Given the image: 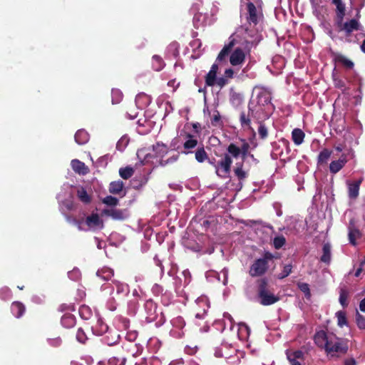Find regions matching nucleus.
Here are the masks:
<instances>
[{
	"label": "nucleus",
	"mask_w": 365,
	"mask_h": 365,
	"mask_svg": "<svg viewBox=\"0 0 365 365\" xmlns=\"http://www.w3.org/2000/svg\"><path fill=\"white\" fill-rule=\"evenodd\" d=\"M240 146L234 143H231L226 148L227 153H224L220 160L217 163L213 160H209V163L213 165L215 169V173L220 178H226L231 171L233 159L237 160L241 158L240 161H237L233 172L237 180L241 182L248 177V172L244 169L245 160L250 155V145L245 139H241Z\"/></svg>",
	"instance_id": "f257e3e1"
},
{
	"label": "nucleus",
	"mask_w": 365,
	"mask_h": 365,
	"mask_svg": "<svg viewBox=\"0 0 365 365\" xmlns=\"http://www.w3.org/2000/svg\"><path fill=\"white\" fill-rule=\"evenodd\" d=\"M236 43L237 41L233 37V35L230 36L229 37V42L220 51L216 61H222L230 54V63L232 66L242 65L245 61L246 55L242 48L237 47L233 50Z\"/></svg>",
	"instance_id": "f03ea898"
},
{
	"label": "nucleus",
	"mask_w": 365,
	"mask_h": 365,
	"mask_svg": "<svg viewBox=\"0 0 365 365\" xmlns=\"http://www.w3.org/2000/svg\"><path fill=\"white\" fill-rule=\"evenodd\" d=\"M257 297L259 303L263 306H269L279 300V297L275 296L268 290V280L267 278H260L257 281Z\"/></svg>",
	"instance_id": "7ed1b4c3"
},
{
	"label": "nucleus",
	"mask_w": 365,
	"mask_h": 365,
	"mask_svg": "<svg viewBox=\"0 0 365 365\" xmlns=\"http://www.w3.org/2000/svg\"><path fill=\"white\" fill-rule=\"evenodd\" d=\"M274 255L269 252H265L262 257L254 261L249 269V274L252 277H262L269 269V262L272 261Z\"/></svg>",
	"instance_id": "20e7f679"
},
{
	"label": "nucleus",
	"mask_w": 365,
	"mask_h": 365,
	"mask_svg": "<svg viewBox=\"0 0 365 365\" xmlns=\"http://www.w3.org/2000/svg\"><path fill=\"white\" fill-rule=\"evenodd\" d=\"M349 346L346 341L342 339L338 338L336 335L332 334L329 335L327 344H326L324 349L327 354H331V356H334V353L345 354L347 352Z\"/></svg>",
	"instance_id": "39448f33"
},
{
	"label": "nucleus",
	"mask_w": 365,
	"mask_h": 365,
	"mask_svg": "<svg viewBox=\"0 0 365 365\" xmlns=\"http://www.w3.org/2000/svg\"><path fill=\"white\" fill-rule=\"evenodd\" d=\"M113 283V291L110 293L112 295V300L115 302L123 301L130 292L128 285L118 281H114Z\"/></svg>",
	"instance_id": "423d86ee"
},
{
	"label": "nucleus",
	"mask_w": 365,
	"mask_h": 365,
	"mask_svg": "<svg viewBox=\"0 0 365 365\" xmlns=\"http://www.w3.org/2000/svg\"><path fill=\"white\" fill-rule=\"evenodd\" d=\"M125 352L123 346H118L115 354L108 359V365H125L127 361Z\"/></svg>",
	"instance_id": "0eeeda50"
},
{
	"label": "nucleus",
	"mask_w": 365,
	"mask_h": 365,
	"mask_svg": "<svg viewBox=\"0 0 365 365\" xmlns=\"http://www.w3.org/2000/svg\"><path fill=\"white\" fill-rule=\"evenodd\" d=\"M337 26L339 31H344L345 32L346 36H350L354 31H358L360 29V24L354 19H352L345 23H342L341 20H339Z\"/></svg>",
	"instance_id": "6e6552de"
},
{
	"label": "nucleus",
	"mask_w": 365,
	"mask_h": 365,
	"mask_svg": "<svg viewBox=\"0 0 365 365\" xmlns=\"http://www.w3.org/2000/svg\"><path fill=\"white\" fill-rule=\"evenodd\" d=\"M195 303L198 307V308H195V317L202 319L210 307L208 299L205 297H200L195 300Z\"/></svg>",
	"instance_id": "1a4fd4ad"
},
{
	"label": "nucleus",
	"mask_w": 365,
	"mask_h": 365,
	"mask_svg": "<svg viewBox=\"0 0 365 365\" xmlns=\"http://www.w3.org/2000/svg\"><path fill=\"white\" fill-rule=\"evenodd\" d=\"M331 56L336 64L341 65L345 69L351 70L354 66V62L341 53L332 52Z\"/></svg>",
	"instance_id": "9d476101"
},
{
	"label": "nucleus",
	"mask_w": 365,
	"mask_h": 365,
	"mask_svg": "<svg viewBox=\"0 0 365 365\" xmlns=\"http://www.w3.org/2000/svg\"><path fill=\"white\" fill-rule=\"evenodd\" d=\"M102 214L112 217L115 220H123L128 217L125 210H119L115 208L104 209Z\"/></svg>",
	"instance_id": "9b49d317"
},
{
	"label": "nucleus",
	"mask_w": 365,
	"mask_h": 365,
	"mask_svg": "<svg viewBox=\"0 0 365 365\" xmlns=\"http://www.w3.org/2000/svg\"><path fill=\"white\" fill-rule=\"evenodd\" d=\"M287 359L291 365H302L304 361V354L301 350L287 353Z\"/></svg>",
	"instance_id": "f8f14e48"
},
{
	"label": "nucleus",
	"mask_w": 365,
	"mask_h": 365,
	"mask_svg": "<svg viewBox=\"0 0 365 365\" xmlns=\"http://www.w3.org/2000/svg\"><path fill=\"white\" fill-rule=\"evenodd\" d=\"M329 337V335H328L325 331L320 330L315 333L314 336V341L319 348L324 349L326 344H327Z\"/></svg>",
	"instance_id": "ddd939ff"
},
{
	"label": "nucleus",
	"mask_w": 365,
	"mask_h": 365,
	"mask_svg": "<svg viewBox=\"0 0 365 365\" xmlns=\"http://www.w3.org/2000/svg\"><path fill=\"white\" fill-rule=\"evenodd\" d=\"M247 10L248 16L247 21L250 24L257 25L259 22L257 8L252 2H248L247 4Z\"/></svg>",
	"instance_id": "4468645a"
},
{
	"label": "nucleus",
	"mask_w": 365,
	"mask_h": 365,
	"mask_svg": "<svg viewBox=\"0 0 365 365\" xmlns=\"http://www.w3.org/2000/svg\"><path fill=\"white\" fill-rule=\"evenodd\" d=\"M93 334L96 335H103L108 332L109 330L108 326L101 318H98L96 322L91 327Z\"/></svg>",
	"instance_id": "2eb2a0df"
},
{
	"label": "nucleus",
	"mask_w": 365,
	"mask_h": 365,
	"mask_svg": "<svg viewBox=\"0 0 365 365\" xmlns=\"http://www.w3.org/2000/svg\"><path fill=\"white\" fill-rule=\"evenodd\" d=\"M363 181V178L354 182L348 183V195L351 199H356L359 194V187Z\"/></svg>",
	"instance_id": "dca6fc26"
},
{
	"label": "nucleus",
	"mask_w": 365,
	"mask_h": 365,
	"mask_svg": "<svg viewBox=\"0 0 365 365\" xmlns=\"http://www.w3.org/2000/svg\"><path fill=\"white\" fill-rule=\"evenodd\" d=\"M361 237V232L359 230L354 226V221L353 220H350L349 226V242L356 245V239Z\"/></svg>",
	"instance_id": "f3484780"
},
{
	"label": "nucleus",
	"mask_w": 365,
	"mask_h": 365,
	"mask_svg": "<svg viewBox=\"0 0 365 365\" xmlns=\"http://www.w3.org/2000/svg\"><path fill=\"white\" fill-rule=\"evenodd\" d=\"M218 71V65L213 63L210 71L205 76V84L207 86H213L215 84L216 76Z\"/></svg>",
	"instance_id": "a211bd4d"
},
{
	"label": "nucleus",
	"mask_w": 365,
	"mask_h": 365,
	"mask_svg": "<svg viewBox=\"0 0 365 365\" xmlns=\"http://www.w3.org/2000/svg\"><path fill=\"white\" fill-rule=\"evenodd\" d=\"M11 311L13 315L19 319L24 314L26 307L23 303L16 301L11 304Z\"/></svg>",
	"instance_id": "6ab92c4d"
},
{
	"label": "nucleus",
	"mask_w": 365,
	"mask_h": 365,
	"mask_svg": "<svg viewBox=\"0 0 365 365\" xmlns=\"http://www.w3.org/2000/svg\"><path fill=\"white\" fill-rule=\"evenodd\" d=\"M71 167L73 171L80 175H86L88 173V167L79 160H73L71 161Z\"/></svg>",
	"instance_id": "aec40b11"
},
{
	"label": "nucleus",
	"mask_w": 365,
	"mask_h": 365,
	"mask_svg": "<svg viewBox=\"0 0 365 365\" xmlns=\"http://www.w3.org/2000/svg\"><path fill=\"white\" fill-rule=\"evenodd\" d=\"M105 334L104 341L109 346L116 344L119 341L120 335L115 331L108 330Z\"/></svg>",
	"instance_id": "412c9836"
},
{
	"label": "nucleus",
	"mask_w": 365,
	"mask_h": 365,
	"mask_svg": "<svg viewBox=\"0 0 365 365\" xmlns=\"http://www.w3.org/2000/svg\"><path fill=\"white\" fill-rule=\"evenodd\" d=\"M155 157L163 158L168 152L167 145L163 143L158 142L152 146Z\"/></svg>",
	"instance_id": "4be33fe9"
},
{
	"label": "nucleus",
	"mask_w": 365,
	"mask_h": 365,
	"mask_svg": "<svg viewBox=\"0 0 365 365\" xmlns=\"http://www.w3.org/2000/svg\"><path fill=\"white\" fill-rule=\"evenodd\" d=\"M322 255L320 258L321 262L327 264H329L331 259V245L329 243L324 244L322 247Z\"/></svg>",
	"instance_id": "5701e85b"
},
{
	"label": "nucleus",
	"mask_w": 365,
	"mask_h": 365,
	"mask_svg": "<svg viewBox=\"0 0 365 365\" xmlns=\"http://www.w3.org/2000/svg\"><path fill=\"white\" fill-rule=\"evenodd\" d=\"M171 324L174 328L180 331V332L178 333V336L182 337L184 335V331L182 329L185 326V322L184 319L182 317L178 316L171 320Z\"/></svg>",
	"instance_id": "b1692460"
},
{
	"label": "nucleus",
	"mask_w": 365,
	"mask_h": 365,
	"mask_svg": "<svg viewBox=\"0 0 365 365\" xmlns=\"http://www.w3.org/2000/svg\"><path fill=\"white\" fill-rule=\"evenodd\" d=\"M304 137L305 134L300 128H294L292 132V139L296 145H301Z\"/></svg>",
	"instance_id": "393cba45"
},
{
	"label": "nucleus",
	"mask_w": 365,
	"mask_h": 365,
	"mask_svg": "<svg viewBox=\"0 0 365 365\" xmlns=\"http://www.w3.org/2000/svg\"><path fill=\"white\" fill-rule=\"evenodd\" d=\"M75 141L78 145H84L89 140L88 133L83 129L78 130L75 134Z\"/></svg>",
	"instance_id": "a878e982"
},
{
	"label": "nucleus",
	"mask_w": 365,
	"mask_h": 365,
	"mask_svg": "<svg viewBox=\"0 0 365 365\" xmlns=\"http://www.w3.org/2000/svg\"><path fill=\"white\" fill-rule=\"evenodd\" d=\"M85 222L89 227H98L101 224H102V221L101 220L97 213H93L88 216L86 218Z\"/></svg>",
	"instance_id": "bb28decb"
},
{
	"label": "nucleus",
	"mask_w": 365,
	"mask_h": 365,
	"mask_svg": "<svg viewBox=\"0 0 365 365\" xmlns=\"http://www.w3.org/2000/svg\"><path fill=\"white\" fill-rule=\"evenodd\" d=\"M148 318L153 319L155 317L157 306L153 300H147L144 304Z\"/></svg>",
	"instance_id": "cd10ccee"
},
{
	"label": "nucleus",
	"mask_w": 365,
	"mask_h": 365,
	"mask_svg": "<svg viewBox=\"0 0 365 365\" xmlns=\"http://www.w3.org/2000/svg\"><path fill=\"white\" fill-rule=\"evenodd\" d=\"M61 324L67 329L72 328L76 324V317L71 314H65L61 320Z\"/></svg>",
	"instance_id": "c85d7f7f"
},
{
	"label": "nucleus",
	"mask_w": 365,
	"mask_h": 365,
	"mask_svg": "<svg viewBox=\"0 0 365 365\" xmlns=\"http://www.w3.org/2000/svg\"><path fill=\"white\" fill-rule=\"evenodd\" d=\"M124 187V183L122 180L113 181L109 185V192L113 195H119Z\"/></svg>",
	"instance_id": "c756f323"
},
{
	"label": "nucleus",
	"mask_w": 365,
	"mask_h": 365,
	"mask_svg": "<svg viewBox=\"0 0 365 365\" xmlns=\"http://www.w3.org/2000/svg\"><path fill=\"white\" fill-rule=\"evenodd\" d=\"M76 195L79 200L84 204H88L91 202V197L83 187H79L77 189Z\"/></svg>",
	"instance_id": "7c9ffc66"
},
{
	"label": "nucleus",
	"mask_w": 365,
	"mask_h": 365,
	"mask_svg": "<svg viewBox=\"0 0 365 365\" xmlns=\"http://www.w3.org/2000/svg\"><path fill=\"white\" fill-rule=\"evenodd\" d=\"M211 125L213 127L222 128L224 125L221 115L217 110H214L210 118Z\"/></svg>",
	"instance_id": "2f4dec72"
},
{
	"label": "nucleus",
	"mask_w": 365,
	"mask_h": 365,
	"mask_svg": "<svg viewBox=\"0 0 365 365\" xmlns=\"http://www.w3.org/2000/svg\"><path fill=\"white\" fill-rule=\"evenodd\" d=\"M332 151L327 149L324 148L319 154L317 158V164L322 165L327 163V160L330 158Z\"/></svg>",
	"instance_id": "473e14b6"
},
{
	"label": "nucleus",
	"mask_w": 365,
	"mask_h": 365,
	"mask_svg": "<svg viewBox=\"0 0 365 365\" xmlns=\"http://www.w3.org/2000/svg\"><path fill=\"white\" fill-rule=\"evenodd\" d=\"M228 349L227 344H222L221 346L215 349L214 354L217 358H229L230 354L228 353Z\"/></svg>",
	"instance_id": "72a5a7b5"
},
{
	"label": "nucleus",
	"mask_w": 365,
	"mask_h": 365,
	"mask_svg": "<svg viewBox=\"0 0 365 365\" xmlns=\"http://www.w3.org/2000/svg\"><path fill=\"white\" fill-rule=\"evenodd\" d=\"M165 62L163 60V58L158 56L154 55L152 58V66L155 71H161L164 66H165Z\"/></svg>",
	"instance_id": "f704fd0d"
},
{
	"label": "nucleus",
	"mask_w": 365,
	"mask_h": 365,
	"mask_svg": "<svg viewBox=\"0 0 365 365\" xmlns=\"http://www.w3.org/2000/svg\"><path fill=\"white\" fill-rule=\"evenodd\" d=\"M96 275L103 280H109L113 276V270L108 267H104L98 270Z\"/></svg>",
	"instance_id": "c9c22d12"
},
{
	"label": "nucleus",
	"mask_w": 365,
	"mask_h": 365,
	"mask_svg": "<svg viewBox=\"0 0 365 365\" xmlns=\"http://www.w3.org/2000/svg\"><path fill=\"white\" fill-rule=\"evenodd\" d=\"M186 138L188 139L184 143L183 148L187 150L192 149L197 145V140L193 138V135L190 133L186 134Z\"/></svg>",
	"instance_id": "e433bc0d"
},
{
	"label": "nucleus",
	"mask_w": 365,
	"mask_h": 365,
	"mask_svg": "<svg viewBox=\"0 0 365 365\" xmlns=\"http://www.w3.org/2000/svg\"><path fill=\"white\" fill-rule=\"evenodd\" d=\"M299 289L304 294V297L307 299H309L312 297L309 285L306 282H299L297 284Z\"/></svg>",
	"instance_id": "4c0bfd02"
},
{
	"label": "nucleus",
	"mask_w": 365,
	"mask_h": 365,
	"mask_svg": "<svg viewBox=\"0 0 365 365\" xmlns=\"http://www.w3.org/2000/svg\"><path fill=\"white\" fill-rule=\"evenodd\" d=\"M348 297H349V291L345 287L341 288L340 291H339V300L341 305L343 307H346L348 306V302H347Z\"/></svg>",
	"instance_id": "58836bf2"
},
{
	"label": "nucleus",
	"mask_w": 365,
	"mask_h": 365,
	"mask_svg": "<svg viewBox=\"0 0 365 365\" xmlns=\"http://www.w3.org/2000/svg\"><path fill=\"white\" fill-rule=\"evenodd\" d=\"M79 314L83 319H89L92 316V311L87 305H82L79 308Z\"/></svg>",
	"instance_id": "ea45409f"
},
{
	"label": "nucleus",
	"mask_w": 365,
	"mask_h": 365,
	"mask_svg": "<svg viewBox=\"0 0 365 365\" xmlns=\"http://www.w3.org/2000/svg\"><path fill=\"white\" fill-rule=\"evenodd\" d=\"M133 173H134L133 168L131 167H129V166H127L125 168H121L119 170L120 176L125 180H128L130 178H131L133 176Z\"/></svg>",
	"instance_id": "a19ab883"
},
{
	"label": "nucleus",
	"mask_w": 365,
	"mask_h": 365,
	"mask_svg": "<svg viewBox=\"0 0 365 365\" xmlns=\"http://www.w3.org/2000/svg\"><path fill=\"white\" fill-rule=\"evenodd\" d=\"M342 161L333 160L329 164V170L331 173L336 174L339 172L344 167V165L342 164Z\"/></svg>",
	"instance_id": "79ce46f5"
},
{
	"label": "nucleus",
	"mask_w": 365,
	"mask_h": 365,
	"mask_svg": "<svg viewBox=\"0 0 365 365\" xmlns=\"http://www.w3.org/2000/svg\"><path fill=\"white\" fill-rule=\"evenodd\" d=\"M208 158V155L204 148H198L195 152V159L199 163H203Z\"/></svg>",
	"instance_id": "37998d69"
},
{
	"label": "nucleus",
	"mask_w": 365,
	"mask_h": 365,
	"mask_svg": "<svg viewBox=\"0 0 365 365\" xmlns=\"http://www.w3.org/2000/svg\"><path fill=\"white\" fill-rule=\"evenodd\" d=\"M130 141L129 138L127 135L122 136L116 144V149L119 151H123L127 147Z\"/></svg>",
	"instance_id": "c03bdc74"
},
{
	"label": "nucleus",
	"mask_w": 365,
	"mask_h": 365,
	"mask_svg": "<svg viewBox=\"0 0 365 365\" xmlns=\"http://www.w3.org/2000/svg\"><path fill=\"white\" fill-rule=\"evenodd\" d=\"M285 244H286V239L282 235L276 236L273 239V246L276 250H279Z\"/></svg>",
	"instance_id": "a18cd8bd"
},
{
	"label": "nucleus",
	"mask_w": 365,
	"mask_h": 365,
	"mask_svg": "<svg viewBox=\"0 0 365 365\" xmlns=\"http://www.w3.org/2000/svg\"><path fill=\"white\" fill-rule=\"evenodd\" d=\"M292 270V265L291 264H286L283 267L282 271L277 275L279 279H284L288 277Z\"/></svg>",
	"instance_id": "49530a36"
},
{
	"label": "nucleus",
	"mask_w": 365,
	"mask_h": 365,
	"mask_svg": "<svg viewBox=\"0 0 365 365\" xmlns=\"http://www.w3.org/2000/svg\"><path fill=\"white\" fill-rule=\"evenodd\" d=\"M66 220L68 222L73 224L78 227V230L80 231L85 230V229L82 227V225L84 222L83 219L78 220L75 217H73L71 216H68L66 217Z\"/></svg>",
	"instance_id": "de8ad7c7"
},
{
	"label": "nucleus",
	"mask_w": 365,
	"mask_h": 365,
	"mask_svg": "<svg viewBox=\"0 0 365 365\" xmlns=\"http://www.w3.org/2000/svg\"><path fill=\"white\" fill-rule=\"evenodd\" d=\"M336 317L337 324L340 327H343L344 326L347 324V319L344 312H338L336 313Z\"/></svg>",
	"instance_id": "09e8293b"
},
{
	"label": "nucleus",
	"mask_w": 365,
	"mask_h": 365,
	"mask_svg": "<svg viewBox=\"0 0 365 365\" xmlns=\"http://www.w3.org/2000/svg\"><path fill=\"white\" fill-rule=\"evenodd\" d=\"M103 203L108 206H115L118 204V199L115 197L108 195L102 200Z\"/></svg>",
	"instance_id": "8fccbe9b"
},
{
	"label": "nucleus",
	"mask_w": 365,
	"mask_h": 365,
	"mask_svg": "<svg viewBox=\"0 0 365 365\" xmlns=\"http://www.w3.org/2000/svg\"><path fill=\"white\" fill-rule=\"evenodd\" d=\"M258 133L261 139H266L268 136V130L263 123H259Z\"/></svg>",
	"instance_id": "3c124183"
},
{
	"label": "nucleus",
	"mask_w": 365,
	"mask_h": 365,
	"mask_svg": "<svg viewBox=\"0 0 365 365\" xmlns=\"http://www.w3.org/2000/svg\"><path fill=\"white\" fill-rule=\"evenodd\" d=\"M356 323L359 329H365V317L356 312Z\"/></svg>",
	"instance_id": "603ef678"
},
{
	"label": "nucleus",
	"mask_w": 365,
	"mask_h": 365,
	"mask_svg": "<svg viewBox=\"0 0 365 365\" xmlns=\"http://www.w3.org/2000/svg\"><path fill=\"white\" fill-rule=\"evenodd\" d=\"M336 16L339 20L343 21L345 16V5L342 3L339 5L336 6Z\"/></svg>",
	"instance_id": "864d4df0"
},
{
	"label": "nucleus",
	"mask_w": 365,
	"mask_h": 365,
	"mask_svg": "<svg viewBox=\"0 0 365 365\" xmlns=\"http://www.w3.org/2000/svg\"><path fill=\"white\" fill-rule=\"evenodd\" d=\"M76 339L82 344H84L88 339L86 334H85L83 329L79 328L76 333Z\"/></svg>",
	"instance_id": "5fc2aeb1"
},
{
	"label": "nucleus",
	"mask_w": 365,
	"mask_h": 365,
	"mask_svg": "<svg viewBox=\"0 0 365 365\" xmlns=\"http://www.w3.org/2000/svg\"><path fill=\"white\" fill-rule=\"evenodd\" d=\"M240 121L241 123L242 126H244V125L250 126V125L251 120H250L249 116L247 115L245 112H242L240 113Z\"/></svg>",
	"instance_id": "6e6d98bb"
},
{
	"label": "nucleus",
	"mask_w": 365,
	"mask_h": 365,
	"mask_svg": "<svg viewBox=\"0 0 365 365\" xmlns=\"http://www.w3.org/2000/svg\"><path fill=\"white\" fill-rule=\"evenodd\" d=\"M48 342L49 345L53 347H58L62 344V340L60 337H56L53 339H48Z\"/></svg>",
	"instance_id": "4d7b16f0"
},
{
	"label": "nucleus",
	"mask_w": 365,
	"mask_h": 365,
	"mask_svg": "<svg viewBox=\"0 0 365 365\" xmlns=\"http://www.w3.org/2000/svg\"><path fill=\"white\" fill-rule=\"evenodd\" d=\"M178 159V155H173V156L169 158L168 159H167L166 160H160V165L161 166H165L168 163H175V161H177Z\"/></svg>",
	"instance_id": "13d9d810"
},
{
	"label": "nucleus",
	"mask_w": 365,
	"mask_h": 365,
	"mask_svg": "<svg viewBox=\"0 0 365 365\" xmlns=\"http://www.w3.org/2000/svg\"><path fill=\"white\" fill-rule=\"evenodd\" d=\"M59 309L61 311V312H63V311H66V310H68V311H75V306L73 304H62L60 307H59Z\"/></svg>",
	"instance_id": "bf43d9fd"
},
{
	"label": "nucleus",
	"mask_w": 365,
	"mask_h": 365,
	"mask_svg": "<svg viewBox=\"0 0 365 365\" xmlns=\"http://www.w3.org/2000/svg\"><path fill=\"white\" fill-rule=\"evenodd\" d=\"M228 81L225 77H220L217 79L216 78L215 84L219 86L220 88L224 87L226 84H227Z\"/></svg>",
	"instance_id": "052dcab7"
},
{
	"label": "nucleus",
	"mask_w": 365,
	"mask_h": 365,
	"mask_svg": "<svg viewBox=\"0 0 365 365\" xmlns=\"http://www.w3.org/2000/svg\"><path fill=\"white\" fill-rule=\"evenodd\" d=\"M180 82H176V79H172L168 82V86L173 88V91H175L179 86Z\"/></svg>",
	"instance_id": "680f3d73"
},
{
	"label": "nucleus",
	"mask_w": 365,
	"mask_h": 365,
	"mask_svg": "<svg viewBox=\"0 0 365 365\" xmlns=\"http://www.w3.org/2000/svg\"><path fill=\"white\" fill-rule=\"evenodd\" d=\"M234 76V71L232 68H227L225 71V77L226 78H232Z\"/></svg>",
	"instance_id": "e2e57ef3"
},
{
	"label": "nucleus",
	"mask_w": 365,
	"mask_h": 365,
	"mask_svg": "<svg viewBox=\"0 0 365 365\" xmlns=\"http://www.w3.org/2000/svg\"><path fill=\"white\" fill-rule=\"evenodd\" d=\"M112 96L113 98L114 96H116V98H118V100L115 103H118L120 100L122 98V94L118 90H113L112 91Z\"/></svg>",
	"instance_id": "0e129e2a"
},
{
	"label": "nucleus",
	"mask_w": 365,
	"mask_h": 365,
	"mask_svg": "<svg viewBox=\"0 0 365 365\" xmlns=\"http://www.w3.org/2000/svg\"><path fill=\"white\" fill-rule=\"evenodd\" d=\"M192 126L195 130V133L199 134L201 131V125L199 123H193Z\"/></svg>",
	"instance_id": "69168bd1"
},
{
	"label": "nucleus",
	"mask_w": 365,
	"mask_h": 365,
	"mask_svg": "<svg viewBox=\"0 0 365 365\" xmlns=\"http://www.w3.org/2000/svg\"><path fill=\"white\" fill-rule=\"evenodd\" d=\"M344 365H356V361L354 358L345 359Z\"/></svg>",
	"instance_id": "338daca9"
},
{
	"label": "nucleus",
	"mask_w": 365,
	"mask_h": 365,
	"mask_svg": "<svg viewBox=\"0 0 365 365\" xmlns=\"http://www.w3.org/2000/svg\"><path fill=\"white\" fill-rule=\"evenodd\" d=\"M359 309L361 312H365V297L360 302Z\"/></svg>",
	"instance_id": "774afa93"
}]
</instances>
